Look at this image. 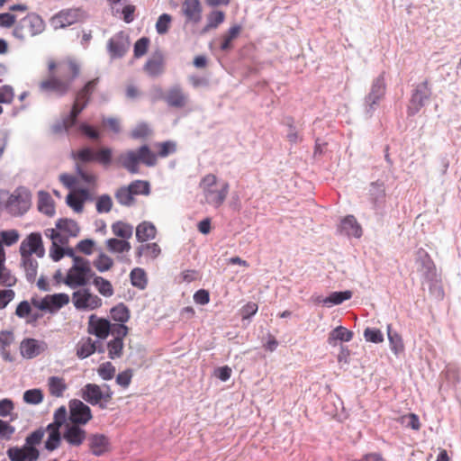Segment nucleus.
<instances>
[{"instance_id":"1","label":"nucleus","mask_w":461,"mask_h":461,"mask_svg":"<svg viewBox=\"0 0 461 461\" xmlns=\"http://www.w3.org/2000/svg\"><path fill=\"white\" fill-rule=\"evenodd\" d=\"M385 92V79L384 74H381L373 80L370 90L364 99L363 111L366 119L373 117L380 102L384 99Z\"/></svg>"},{"instance_id":"2","label":"nucleus","mask_w":461,"mask_h":461,"mask_svg":"<svg viewBox=\"0 0 461 461\" xmlns=\"http://www.w3.org/2000/svg\"><path fill=\"white\" fill-rule=\"evenodd\" d=\"M431 95L432 90L428 80L413 85L406 110L408 117L415 116L429 103Z\"/></svg>"},{"instance_id":"3","label":"nucleus","mask_w":461,"mask_h":461,"mask_svg":"<svg viewBox=\"0 0 461 461\" xmlns=\"http://www.w3.org/2000/svg\"><path fill=\"white\" fill-rule=\"evenodd\" d=\"M98 84V78L90 80L77 92L75 102L66 117L70 121V124H77V118L84 109L88 105L90 97Z\"/></svg>"},{"instance_id":"4","label":"nucleus","mask_w":461,"mask_h":461,"mask_svg":"<svg viewBox=\"0 0 461 461\" xmlns=\"http://www.w3.org/2000/svg\"><path fill=\"white\" fill-rule=\"evenodd\" d=\"M32 194L25 186H18L9 196L6 208L12 215H23L31 207Z\"/></svg>"},{"instance_id":"5","label":"nucleus","mask_w":461,"mask_h":461,"mask_svg":"<svg viewBox=\"0 0 461 461\" xmlns=\"http://www.w3.org/2000/svg\"><path fill=\"white\" fill-rule=\"evenodd\" d=\"M69 68L71 76L67 80H60L55 77H50V79L41 83V89L48 92H55L59 96L65 95L68 92L73 81L79 75V68L76 63L71 62L69 64Z\"/></svg>"},{"instance_id":"6","label":"nucleus","mask_w":461,"mask_h":461,"mask_svg":"<svg viewBox=\"0 0 461 461\" xmlns=\"http://www.w3.org/2000/svg\"><path fill=\"white\" fill-rule=\"evenodd\" d=\"M74 307L79 311H93L102 306V299L91 293L89 288H81L72 294Z\"/></svg>"},{"instance_id":"7","label":"nucleus","mask_w":461,"mask_h":461,"mask_svg":"<svg viewBox=\"0 0 461 461\" xmlns=\"http://www.w3.org/2000/svg\"><path fill=\"white\" fill-rule=\"evenodd\" d=\"M86 17V12L80 8L63 9L56 14L51 23L55 29H61L70 26Z\"/></svg>"},{"instance_id":"8","label":"nucleus","mask_w":461,"mask_h":461,"mask_svg":"<svg viewBox=\"0 0 461 461\" xmlns=\"http://www.w3.org/2000/svg\"><path fill=\"white\" fill-rule=\"evenodd\" d=\"M68 408V420L69 423L84 426L93 418L90 407L78 399L70 400Z\"/></svg>"},{"instance_id":"9","label":"nucleus","mask_w":461,"mask_h":461,"mask_svg":"<svg viewBox=\"0 0 461 461\" xmlns=\"http://www.w3.org/2000/svg\"><path fill=\"white\" fill-rule=\"evenodd\" d=\"M21 256L32 257L35 254L39 258L45 255L42 237L40 232L30 233L20 244Z\"/></svg>"},{"instance_id":"10","label":"nucleus","mask_w":461,"mask_h":461,"mask_svg":"<svg viewBox=\"0 0 461 461\" xmlns=\"http://www.w3.org/2000/svg\"><path fill=\"white\" fill-rule=\"evenodd\" d=\"M129 47V36L122 31L115 33L107 42V50L112 59L122 58Z\"/></svg>"},{"instance_id":"11","label":"nucleus","mask_w":461,"mask_h":461,"mask_svg":"<svg viewBox=\"0 0 461 461\" xmlns=\"http://www.w3.org/2000/svg\"><path fill=\"white\" fill-rule=\"evenodd\" d=\"M111 321L103 317L92 314L88 318L87 332L95 336L98 340L105 339L111 333Z\"/></svg>"},{"instance_id":"12","label":"nucleus","mask_w":461,"mask_h":461,"mask_svg":"<svg viewBox=\"0 0 461 461\" xmlns=\"http://www.w3.org/2000/svg\"><path fill=\"white\" fill-rule=\"evenodd\" d=\"M86 429H84L81 425L69 422L65 424L62 431L63 440L70 447H76L83 444L86 439Z\"/></svg>"},{"instance_id":"13","label":"nucleus","mask_w":461,"mask_h":461,"mask_svg":"<svg viewBox=\"0 0 461 461\" xmlns=\"http://www.w3.org/2000/svg\"><path fill=\"white\" fill-rule=\"evenodd\" d=\"M80 395L84 401L92 406H98L101 410L107 408L106 403L103 401L102 388L96 384L88 383L85 384Z\"/></svg>"},{"instance_id":"14","label":"nucleus","mask_w":461,"mask_h":461,"mask_svg":"<svg viewBox=\"0 0 461 461\" xmlns=\"http://www.w3.org/2000/svg\"><path fill=\"white\" fill-rule=\"evenodd\" d=\"M384 182L376 180L371 182L368 188L369 201L376 213H380L385 203Z\"/></svg>"},{"instance_id":"15","label":"nucleus","mask_w":461,"mask_h":461,"mask_svg":"<svg viewBox=\"0 0 461 461\" xmlns=\"http://www.w3.org/2000/svg\"><path fill=\"white\" fill-rule=\"evenodd\" d=\"M337 233L348 238L353 237L359 239L363 234V230L356 217L352 214H348L340 220L337 227Z\"/></svg>"},{"instance_id":"16","label":"nucleus","mask_w":461,"mask_h":461,"mask_svg":"<svg viewBox=\"0 0 461 461\" xmlns=\"http://www.w3.org/2000/svg\"><path fill=\"white\" fill-rule=\"evenodd\" d=\"M46 348L47 344L44 341L32 338L24 339L20 345L21 355L28 359L38 357Z\"/></svg>"},{"instance_id":"17","label":"nucleus","mask_w":461,"mask_h":461,"mask_svg":"<svg viewBox=\"0 0 461 461\" xmlns=\"http://www.w3.org/2000/svg\"><path fill=\"white\" fill-rule=\"evenodd\" d=\"M88 447L95 456H101L109 451L110 439L104 434L95 433L87 438Z\"/></svg>"},{"instance_id":"18","label":"nucleus","mask_w":461,"mask_h":461,"mask_svg":"<svg viewBox=\"0 0 461 461\" xmlns=\"http://www.w3.org/2000/svg\"><path fill=\"white\" fill-rule=\"evenodd\" d=\"M46 307L41 305L40 310L54 313L69 303V296L65 293L48 294L44 297Z\"/></svg>"},{"instance_id":"19","label":"nucleus","mask_w":461,"mask_h":461,"mask_svg":"<svg viewBox=\"0 0 461 461\" xmlns=\"http://www.w3.org/2000/svg\"><path fill=\"white\" fill-rule=\"evenodd\" d=\"M6 454L10 461H37L40 456L38 449L25 450L24 445L22 447H10Z\"/></svg>"},{"instance_id":"20","label":"nucleus","mask_w":461,"mask_h":461,"mask_svg":"<svg viewBox=\"0 0 461 461\" xmlns=\"http://www.w3.org/2000/svg\"><path fill=\"white\" fill-rule=\"evenodd\" d=\"M165 102L169 107L184 108L187 103V95L180 86L176 85L169 88L165 95Z\"/></svg>"},{"instance_id":"21","label":"nucleus","mask_w":461,"mask_h":461,"mask_svg":"<svg viewBox=\"0 0 461 461\" xmlns=\"http://www.w3.org/2000/svg\"><path fill=\"white\" fill-rule=\"evenodd\" d=\"M164 56L161 50H158L146 61L143 69L149 77H156L163 72Z\"/></svg>"},{"instance_id":"22","label":"nucleus","mask_w":461,"mask_h":461,"mask_svg":"<svg viewBox=\"0 0 461 461\" xmlns=\"http://www.w3.org/2000/svg\"><path fill=\"white\" fill-rule=\"evenodd\" d=\"M119 162L122 167L125 168L130 174H139L140 173V159L136 150H128L125 153H122L118 158Z\"/></svg>"},{"instance_id":"23","label":"nucleus","mask_w":461,"mask_h":461,"mask_svg":"<svg viewBox=\"0 0 461 461\" xmlns=\"http://www.w3.org/2000/svg\"><path fill=\"white\" fill-rule=\"evenodd\" d=\"M202 5L200 0H185L183 13L188 22L197 23L202 19Z\"/></svg>"},{"instance_id":"24","label":"nucleus","mask_w":461,"mask_h":461,"mask_svg":"<svg viewBox=\"0 0 461 461\" xmlns=\"http://www.w3.org/2000/svg\"><path fill=\"white\" fill-rule=\"evenodd\" d=\"M229 191V184L224 183L220 190L207 188L203 193L208 203L214 207L221 206L226 199Z\"/></svg>"},{"instance_id":"25","label":"nucleus","mask_w":461,"mask_h":461,"mask_svg":"<svg viewBox=\"0 0 461 461\" xmlns=\"http://www.w3.org/2000/svg\"><path fill=\"white\" fill-rule=\"evenodd\" d=\"M21 20L24 26L29 29L32 36L38 35L44 31L45 23L42 18L35 13H30Z\"/></svg>"},{"instance_id":"26","label":"nucleus","mask_w":461,"mask_h":461,"mask_svg":"<svg viewBox=\"0 0 461 461\" xmlns=\"http://www.w3.org/2000/svg\"><path fill=\"white\" fill-rule=\"evenodd\" d=\"M353 331L348 330L343 326H338L333 329L328 337V343L330 346H337L338 341L348 342L353 339Z\"/></svg>"},{"instance_id":"27","label":"nucleus","mask_w":461,"mask_h":461,"mask_svg":"<svg viewBox=\"0 0 461 461\" xmlns=\"http://www.w3.org/2000/svg\"><path fill=\"white\" fill-rule=\"evenodd\" d=\"M96 344L99 340H93L90 337L83 338L77 346V356L80 359H85L96 351Z\"/></svg>"},{"instance_id":"28","label":"nucleus","mask_w":461,"mask_h":461,"mask_svg":"<svg viewBox=\"0 0 461 461\" xmlns=\"http://www.w3.org/2000/svg\"><path fill=\"white\" fill-rule=\"evenodd\" d=\"M38 210L49 217L55 214L54 201L46 191L41 190L38 193Z\"/></svg>"},{"instance_id":"29","label":"nucleus","mask_w":461,"mask_h":461,"mask_svg":"<svg viewBox=\"0 0 461 461\" xmlns=\"http://www.w3.org/2000/svg\"><path fill=\"white\" fill-rule=\"evenodd\" d=\"M157 229L150 221H142L136 227V238L143 242L156 238Z\"/></svg>"},{"instance_id":"30","label":"nucleus","mask_w":461,"mask_h":461,"mask_svg":"<svg viewBox=\"0 0 461 461\" xmlns=\"http://www.w3.org/2000/svg\"><path fill=\"white\" fill-rule=\"evenodd\" d=\"M21 267L25 272L26 280L29 283H33L37 276L38 261L32 257L21 256Z\"/></svg>"},{"instance_id":"31","label":"nucleus","mask_w":461,"mask_h":461,"mask_svg":"<svg viewBox=\"0 0 461 461\" xmlns=\"http://www.w3.org/2000/svg\"><path fill=\"white\" fill-rule=\"evenodd\" d=\"M351 297L352 292L350 290L331 292L324 300H322V305L330 308L332 306L341 304Z\"/></svg>"},{"instance_id":"32","label":"nucleus","mask_w":461,"mask_h":461,"mask_svg":"<svg viewBox=\"0 0 461 461\" xmlns=\"http://www.w3.org/2000/svg\"><path fill=\"white\" fill-rule=\"evenodd\" d=\"M387 337L392 352L398 356L404 351V344L402 336L392 329V325H387Z\"/></svg>"},{"instance_id":"33","label":"nucleus","mask_w":461,"mask_h":461,"mask_svg":"<svg viewBox=\"0 0 461 461\" xmlns=\"http://www.w3.org/2000/svg\"><path fill=\"white\" fill-rule=\"evenodd\" d=\"M55 225L57 230L68 233L70 237H77L80 232L77 222L72 219L59 218Z\"/></svg>"},{"instance_id":"34","label":"nucleus","mask_w":461,"mask_h":461,"mask_svg":"<svg viewBox=\"0 0 461 461\" xmlns=\"http://www.w3.org/2000/svg\"><path fill=\"white\" fill-rule=\"evenodd\" d=\"M64 284L72 289L77 287L84 288L87 285V279L83 277L81 272H77V270L73 271V269L69 268L64 278Z\"/></svg>"},{"instance_id":"35","label":"nucleus","mask_w":461,"mask_h":461,"mask_svg":"<svg viewBox=\"0 0 461 461\" xmlns=\"http://www.w3.org/2000/svg\"><path fill=\"white\" fill-rule=\"evenodd\" d=\"M114 197L118 203L125 207H131L136 203V199L126 185L117 188Z\"/></svg>"},{"instance_id":"36","label":"nucleus","mask_w":461,"mask_h":461,"mask_svg":"<svg viewBox=\"0 0 461 461\" xmlns=\"http://www.w3.org/2000/svg\"><path fill=\"white\" fill-rule=\"evenodd\" d=\"M130 279L131 285L140 290H144L147 287L148 277L143 268H133L130 273Z\"/></svg>"},{"instance_id":"37","label":"nucleus","mask_w":461,"mask_h":461,"mask_svg":"<svg viewBox=\"0 0 461 461\" xmlns=\"http://www.w3.org/2000/svg\"><path fill=\"white\" fill-rule=\"evenodd\" d=\"M111 228L113 233L123 240H129L133 233L132 225L122 221L113 222Z\"/></svg>"},{"instance_id":"38","label":"nucleus","mask_w":461,"mask_h":461,"mask_svg":"<svg viewBox=\"0 0 461 461\" xmlns=\"http://www.w3.org/2000/svg\"><path fill=\"white\" fill-rule=\"evenodd\" d=\"M110 313L111 318L119 323L127 322L131 317L130 310L123 303H119L112 307Z\"/></svg>"},{"instance_id":"39","label":"nucleus","mask_w":461,"mask_h":461,"mask_svg":"<svg viewBox=\"0 0 461 461\" xmlns=\"http://www.w3.org/2000/svg\"><path fill=\"white\" fill-rule=\"evenodd\" d=\"M140 162L147 167H154L157 164V155L150 149V148L144 144L136 150Z\"/></svg>"},{"instance_id":"40","label":"nucleus","mask_w":461,"mask_h":461,"mask_svg":"<svg viewBox=\"0 0 461 461\" xmlns=\"http://www.w3.org/2000/svg\"><path fill=\"white\" fill-rule=\"evenodd\" d=\"M92 284L96 288L98 293L104 297H111L114 294V290L111 282L103 276H95Z\"/></svg>"},{"instance_id":"41","label":"nucleus","mask_w":461,"mask_h":461,"mask_svg":"<svg viewBox=\"0 0 461 461\" xmlns=\"http://www.w3.org/2000/svg\"><path fill=\"white\" fill-rule=\"evenodd\" d=\"M49 391L52 396L61 397L67 390V384L63 378L59 376H50L48 380Z\"/></svg>"},{"instance_id":"42","label":"nucleus","mask_w":461,"mask_h":461,"mask_svg":"<svg viewBox=\"0 0 461 461\" xmlns=\"http://www.w3.org/2000/svg\"><path fill=\"white\" fill-rule=\"evenodd\" d=\"M241 29V26L239 24H235L229 29L228 32L222 37V41L220 46L221 50L228 51L232 49L231 42L239 36Z\"/></svg>"},{"instance_id":"43","label":"nucleus","mask_w":461,"mask_h":461,"mask_svg":"<svg viewBox=\"0 0 461 461\" xmlns=\"http://www.w3.org/2000/svg\"><path fill=\"white\" fill-rule=\"evenodd\" d=\"M107 249L112 253H123L131 249V243L128 240L116 238L108 239L106 241Z\"/></svg>"},{"instance_id":"44","label":"nucleus","mask_w":461,"mask_h":461,"mask_svg":"<svg viewBox=\"0 0 461 461\" xmlns=\"http://www.w3.org/2000/svg\"><path fill=\"white\" fill-rule=\"evenodd\" d=\"M133 196L135 195H149L150 194V184L146 180H134L126 185Z\"/></svg>"},{"instance_id":"45","label":"nucleus","mask_w":461,"mask_h":461,"mask_svg":"<svg viewBox=\"0 0 461 461\" xmlns=\"http://www.w3.org/2000/svg\"><path fill=\"white\" fill-rule=\"evenodd\" d=\"M44 434L45 429L41 427L30 433L25 438V450L37 449L36 446L41 442Z\"/></svg>"},{"instance_id":"46","label":"nucleus","mask_w":461,"mask_h":461,"mask_svg":"<svg viewBox=\"0 0 461 461\" xmlns=\"http://www.w3.org/2000/svg\"><path fill=\"white\" fill-rule=\"evenodd\" d=\"M161 253V249L157 243H148L146 245H140L137 248L136 257L140 258L143 254L150 257L151 258H157Z\"/></svg>"},{"instance_id":"47","label":"nucleus","mask_w":461,"mask_h":461,"mask_svg":"<svg viewBox=\"0 0 461 461\" xmlns=\"http://www.w3.org/2000/svg\"><path fill=\"white\" fill-rule=\"evenodd\" d=\"M93 266L100 272L104 273L112 268L113 260L104 252H100L97 258L93 261Z\"/></svg>"},{"instance_id":"48","label":"nucleus","mask_w":461,"mask_h":461,"mask_svg":"<svg viewBox=\"0 0 461 461\" xmlns=\"http://www.w3.org/2000/svg\"><path fill=\"white\" fill-rule=\"evenodd\" d=\"M124 343L119 339H111L107 342L108 357L115 359L122 357L123 354Z\"/></svg>"},{"instance_id":"49","label":"nucleus","mask_w":461,"mask_h":461,"mask_svg":"<svg viewBox=\"0 0 461 461\" xmlns=\"http://www.w3.org/2000/svg\"><path fill=\"white\" fill-rule=\"evenodd\" d=\"M43 393L39 388L26 390L23 393V399L28 404L37 405L43 401Z\"/></svg>"},{"instance_id":"50","label":"nucleus","mask_w":461,"mask_h":461,"mask_svg":"<svg viewBox=\"0 0 461 461\" xmlns=\"http://www.w3.org/2000/svg\"><path fill=\"white\" fill-rule=\"evenodd\" d=\"M95 161L100 163L104 167L110 166L113 161L112 149L108 147H104L95 151Z\"/></svg>"},{"instance_id":"51","label":"nucleus","mask_w":461,"mask_h":461,"mask_svg":"<svg viewBox=\"0 0 461 461\" xmlns=\"http://www.w3.org/2000/svg\"><path fill=\"white\" fill-rule=\"evenodd\" d=\"M283 124L287 126L288 132L286 134V138L288 141L292 144H295L302 140V138L299 136L298 131H296L294 125V118L291 116L285 117L283 121Z\"/></svg>"},{"instance_id":"52","label":"nucleus","mask_w":461,"mask_h":461,"mask_svg":"<svg viewBox=\"0 0 461 461\" xmlns=\"http://www.w3.org/2000/svg\"><path fill=\"white\" fill-rule=\"evenodd\" d=\"M95 151L90 147L82 148L76 153H72V157L82 163H89L95 161Z\"/></svg>"},{"instance_id":"53","label":"nucleus","mask_w":461,"mask_h":461,"mask_svg":"<svg viewBox=\"0 0 461 461\" xmlns=\"http://www.w3.org/2000/svg\"><path fill=\"white\" fill-rule=\"evenodd\" d=\"M74 124H70V121L64 116L62 119L56 121L50 127L53 134H68L69 129L74 127Z\"/></svg>"},{"instance_id":"54","label":"nucleus","mask_w":461,"mask_h":461,"mask_svg":"<svg viewBox=\"0 0 461 461\" xmlns=\"http://www.w3.org/2000/svg\"><path fill=\"white\" fill-rule=\"evenodd\" d=\"M113 200L112 197L107 194H101L98 196L95 203L96 212L98 213H107L112 210Z\"/></svg>"},{"instance_id":"55","label":"nucleus","mask_w":461,"mask_h":461,"mask_svg":"<svg viewBox=\"0 0 461 461\" xmlns=\"http://www.w3.org/2000/svg\"><path fill=\"white\" fill-rule=\"evenodd\" d=\"M421 266L426 278L431 281L434 280L436 277V267L434 262L427 253L421 258Z\"/></svg>"},{"instance_id":"56","label":"nucleus","mask_w":461,"mask_h":461,"mask_svg":"<svg viewBox=\"0 0 461 461\" xmlns=\"http://www.w3.org/2000/svg\"><path fill=\"white\" fill-rule=\"evenodd\" d=\"M97 374L103 380L109 381L115 375V367L111 362H104L99 366Z\"/></svg>"},{"instance_id":"57","label":"nucleus","mask_w":461,"mask_h":461,"mask_svg":"<svg viewBox=\"0 0 461 461\" xmlns=\"http://www.w3.org/2000/svg\"><path fill=\"white\" fill-rule=\"evenodd\" d=\"M149 42L150 41L148 37H141L136 41L133 46L134 58L140 59L144 56L148 51Z\"/></svg>"},{"instance_id":"58","label":"nucleus","mask_w":461,"mask_h":461,"mask_svg":"<svg viewBox=\"0 0 461 461\" xmlns=\"http://www.w3.org/2000/svg\"><path fill=\"white\" fill-rule=\"evenodd\" d=\"M171 21L172 17L168 14H162L159 15L156 23L157 32L160 35L167 33L168 32Z\"/></svg>"},{"instance_id":"59","label":"nucleus","mask_w":461,"mask_h":461,"mask_svg":"<svg viewBox=\"0 0 461 461\" xmlns=\"http://www.w3.org/2000/svg\"><path fill=\"white\" fill-rule=\"evenodd\" d=\"M364 338L366 341L372 342V343H381L384 341V335L381 332L380 330L375 328H369L367 327L364 330Z\"/></svg>"},{"instance_id":"60","label":"nucleus","mask_w":461,"mask_h":461,"mask_svg":"<svg viewBox=\"0 0 461 461\" xmlns=\"http://www.w3.org/2000/svg\"><path fill=\"white\" fill-rule=\"evenodd\" d=\"M62 439V434H48L47 439L44 442L45 449L50 452L56 450L60 446Z\"/></svg>"},{"instance_id":"61","label":"nucleus","mask_w":461,"mask_h":461,"mask_svg":"<svg viewBox=\"0 0 461 461\" xmlns=\"http://www.w3.org/2000/svg\"><path fill=\"white\" fill-rule=\"evenodd\" d=\"M111 333L113 336L114 339H119L123 341V339L129 333V328L125 325V323H112L111 322Z\"/></svg>"},{"instance_id":"62","label":"nucleus","mask_w":461,"mask_h":461,"mask_svg":"<svg viewBox=\"0 0 461 461\" xmlns=\"http://www.w3.org/2000/svg\"><path fill=\"white\" fill-rule=\"evenodd\" d=\"M0 237L3 244L10 247L18 241L20 235L16 230H2Z\"/></svg>"},{"instance_id":"63","label":"nucleus","mask_w":461,"mask_h":461,"mask_svg":"<svg viewBox=\"0 0 461 461\" xmlns=\"http://www.w3.org/2000/svg\"><path fill=\"white\" fill-rule=\"evenodd\" d=\"M78 130L87 138L91 140H98L100 139V132L94 126L86 123L81 122L78 126Z\"/></svg>"},{"instance_id":"64","label":"nucleus","mask_w":461,"mask_h":461,"mask_svg":"<svg viewBox=\"0 0 461 461\" xmlns=\"http://www.w3.org/2000/svg\"><path fill=\"white\" fill-rule=\"evenodd\" d=\"M176 151V144L173 140H167L159 143L158 156L166 158Z\"/></svg>"}]
</instances>
